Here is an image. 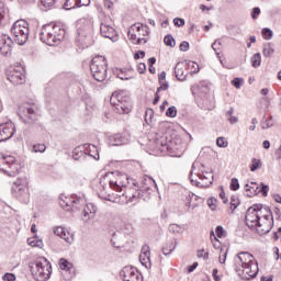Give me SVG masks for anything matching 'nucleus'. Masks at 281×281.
I'll return each mask as SVG.
<instances>
[{
  "instance_id": "obj_1",
  "label": "nucleus",
  "mask_w": 281,
  "mask_h": 281,
  "mask_svg": "<svg viewBox=\"0 0 281 281\" xmlns=\"http://www.w3.org/2000/svg\"><path fill=\"white\" fill-rule=\"evenodd\" d=\"M109 186L112 190H115L116 192H122V188H133V190L138 191L137 193H133L124 203H133V201H139L142 199L145 200L144 193L151 194L153 188L157 190V182H155V179L151 177H145L140 186L136 182L135 179L128 178L127 175H121L119 176L117 180H110Z\"/></svg>"
},
{
  "instance_id": "obj_2",
  "label": "nucleus",
  "mask_w": 281,
  "mask_h": 281,
  "mask_svg": "<svg viewBox=\"0 0 281 281\" xmlns=\"http://www.w3.org/2000/svg\"><path fill=\"white\" fill-rule=\"evenodd\" d=\"M248 227H257L258 234H269L273 229V212L271 207L262 204H254L250 206L245 216Z\"/></svg>"
},
{
  "instance_id": "obj_3",
  "label": "nucleus",
  "mask_w": 281,
  "mask_h": 281,
  "mask_svg": "<svg viewBox=\"0 0 281 281\" xmlns=\"http://www.w3.org/2000/svg\"><path fill=\"white\" fill-rule=\"evenodd\" d=\"M65 29L60 25L47 24L43 26L40 33V40L42 43H45V45L54 47L56 45H60V43L65 41Z\"/></svg>"
},
{
  "instance_id": "obj_4",
  "label": "nucleus",
  "mask_w": 281,
  "mask_h": 281,
  "mask_svg": "<svg viewBox=\"0 0 281 281\" xmlns=\"http://www.w3.org/2000/svg\"><path fill=\"white\" fill-rule=\"evenodd\" d=\"M29 269L36 281H46L52 276V263L45 257H40L29 263Z\"/></svg>"
},
{
  "instance_id": "obj_5",
  "label": "nucleus",
  "mask_w": 281,
  "mask_h": 281,
  "mask_svg": "<svg viewBox=\"0 0 281 281\" xmlns=\"http://www.w3.org/2000/svg\"><path fill=\"white\" fill-rule=\"evenodd\" d=\"M110 104L113 106L114 113L120 115H128L131 113V97L124 90L114 92L110 98Z\"/></svg>"
},
{
  "instance_id": "obj_6",
  "label": "nucleus",
  "mask_w": 281,
  "mask_h": 281,
  "mask_svg": "<svg viewBox=\"0 0 281 281\" xmlns=\"http://www.w3.org/2000/svg\"><path fill=\"white\" fill-rule=\"evenodd\" d=\"M254 256L249 252H240L237 255V265H240L243 269L244 278L247 280L256 278L258 276V262H254Z\"/></svg>"
},
{
  "instance_id": "obj_7",
  "label": "nucleus",
  "mask_w": 281,
  "mask_h": 281,
  "mask_svg": "<svg viewBox=\"0 0 281 281\" xmlns=\"http://www.w3.org/2000/svg\"><path fill=\"white\" fill-rule=\"evenodd\" d=\"M11 192L21 203L30 201V180L27 177L18 178L11 188Z\"/></svg>"
},
{
  "instance_id": "obj_8",
  "label": "nucleus",
  "mask_w": 281,
  "mask_h": 281,
  "mask_svg": "<svg viewBox=\"0 0 281 281\" xmlns=\"http://www.w3.org/2000/svg\"><path fill=\"white\" fill-rule=\"evenodd\" d=\"M11 34L18 45H25L30 38V24L25 20H18L11 27Z\"/></svg>"
},
{
  "instance_id": "obj_9",
  "label": "nucleus",
  "mask_w": 281,
  "mask_h": 281,
  "mask_svg": "<svg viewBox=\"0 0 281 281\" xmlns=\"http://www.w3.org/2000/svg\"><path fill=\"white\" fill-rule=\"evenodd\" d=\"M106 58L104 56H95L90 64L91 74L97 82H104L106 80L108 71Z\"/></svg>"
},
{
  "instance_id": "obj_10",
  "label": "nucleus",
  "mask_w": 281,
  "mask_h": 281,
  "mask_svg": "<svg viewBox=\"0 0 281 281\" xmlns=\"http://www.w3.org/2000/svg\"><path fill=\"white\" fill-rule=\"evenodd\" d=\"M190 175L192 176L193 172L191 171ZM195 175L198 179L190 176V181L191 183L195 184L196 188H210V186L214 183V173L212 171L201 170Z\"/></svg>"
},
{
  "instance_id": "obj_11",
  "label": "nucleus",
  "mask_w": 281,
  "mask_h": 281,
  "mask_svg": "<svg viewBox=\"0 0 281 281\" xmlns=\"http://www.w3.org/2000/svg\"><path fill=\"white\" fill-rule=\"evenodd\" d=\"M77 43H79L81 47H89L91 44V34H93V24L87 22L83 26H79L77 29Z\"/></svg>"
},
{
  "instance_id": "obj_12",
  "label": "nucleus",
  "mask_w": 281,
  "mask_h": 281,
  "mask_svg": "<svg viewBox=\"0 0 281 281\" xmlns=\"http://www.w3.org/2000/svg\"><path fill=\"white\" fill-rule=\"evenodd\" d=\"M19 115L24 124H36L38 121V113L34 110V105H25L19 109Z\"/></svg>"
},
{
  "instance_id": "obj_13",
  "label": "nucleus",
  "mask_w": 281,
  "mask_h": 281,
  "mask_svg": "<svg viewBox=\"0 0 281 281\" xmlns=\"http://www.w3.org/2000/svg\"><path fill=\"white\" fill-rule=\"evenodd\" d=\"M246 188V192L247 196H249L251 199V196H256L258 194H262V196H268L269 195V186L260 182V184L256 183V182H250L249 184L245 186Z\"/></svg>"
},
{
  "instance_id": "obj_14",
  "label": "nucleus",
  "mask_w": 281,
  "mask_h": 281,
  "mask_svg": "<svg viewBox=\"0 0 281 281\" xmlns=\"http://www.w3.org/2000/svg\"><path fill=\"white\" fill-rule=\"evenodd\" d=\"M120 277L123 281H144V278L137 271V268L133 266H125L121 272Z\"/></svg>"
},
{
  "instance_id": "obj_15",
  "label": "nucleus",
  "mask_w": 281,
  "mask_h": 281,
  "mask_svg": "<svg viewBox=\"0 0 281 281\" xmlns=\"http://www.w3.org/2000/svg\"><path fill=\"white\" fill-rule=\"evenodd\" d=\"M4 166L8 167V169H1L4 175H8V177H16L19 175V162H16V158L13 156H7L2 159Z\"/></svg>"
},
{
  "instance_id": "obj_16",
  "label": "nucleus",
  "mask_w": 281,
  "mask_h": 281,
  "mask_svg": "<svg viewBox=\"0 0 281 281\" xmlns=\"http://www.w3.org/2000/svg\"><path fill=\"white\" fill-rule=\"evenodd\" d=\"M7 76L12 85H23L25 82V69L23 67L13 68L7 72Z\"/></svg>"
},
{
  "instance_id": "obj_17",
  "label": "nucleus",
  "mask_w": 281,
  "mask_h": 281,
  "mask_svg": "<svg viewBox=\"0 0 281 281\" xmlns=\"http://www.w3.org/2000/svg\"><path fill=\"white\" fill-rule=\"evenodd\" d=\"M14 137V123L12 121L0 124V142H8Z\"/></svg>"
},
{
  "instance_id": "obj_18",
  "label": "nucleus",
  "mask_w": 281,
  "mask_h": 281,
  "mask_svg": "<svg viewBox=\"0 0 281 281\" xmlns=\"http://www.w3.org/2000/svg\"><path fill=\"white\" fill-rule=\"evenodd\" d=\"M12 45H14L12 37L0 33V53L2 56H8L12 52Z\"/></svg>"
},
{
  "instance_id": "obj_19",
  "label": "nucleus",
  "mask_w": 281,
  "mask_h": 281,
  "mask_svg": "<svg viewBox=\"0 0 281 281\" xmlns=\"http://www.w3.org/2000/svg\"><path fill=\"white\" fill-rule=\"evenodd\" d=\"M100 32H101V36H103L104 38H110L112 43H117L120 38L117 36V32L115 31V29H113V26L109 24L101 23Z\"/></svg>"
},
{
  "instance_id": "obj_20",
  "label": "nucleus",
  "mask_w": 281,
  "mask_h": 281,
  "mask_svg": "<svg viewBox=\"0 0 281 281\" xmlns=\"http://www.w3.org/2000/svg\"><path fill=\"white\" fill-rule=\"evenodd\" d=\"M139 262L146 269H150V246L145 245L142 247V251L139 255Z\"/></svg>"
},
{
  "instance_id": "obj_21",
  "label": "nucleus",
  "mask_w": 281,
  "mask_h": 281,
  "mask_svg": "<svg viewBox=\"0 0 281 281\" xmlns=\"http://www.w3.org/2000/svg\"><path fill=\"white\" fill-rule=\"evenodd\" d=\"M128 143V138L122 134H113L108 137L109 146H124Z\"/></svg>"
},
{
  "instance_id": "obj_22",
  "label": "nucleus",
  "mask_w": 281,
  "mask_h": 281,
  "mask_svg": "<svg viewBox=\"0 0 281 281\" xmlns=\"http://www.w3.org/2000/svg\"><path fill=\"white\" fill-rule=\"evenodd\" d=\"M155 146L160 153H168L170 146L168 145V138L166 136H160L155 139Z\"/></svg>"
},
{
  "instance_id": "obj_23",
  "label": "nucleus",
  "mask_w": 281,
  "mask_h": 281,
  "mask_svg": "<svg viewBox=\"0 0 281 281\" xmlns=\"http://www.w3.org/2000/svg\"><path fill=\"white\" fill-rule=\"evenodd\" d=\"M54 234H55V236H59V238H63L69 245H71V243H74V237H70L69 233H67V231H65V227H63V226H58V227L54 228Z\"/></svg>"
},
{
  "instance_id": "obj_24",
  "label": "nucleus",
  "mask_w": 281,
  "mask_h": 281,
  "mask_svg": "<svg viewBox=\"0 0 281 281\" xmlns=\"http://www.w3.org/2000/svg\"><path fill=\"white\" fill-rule=\"evenodd\" d=\"M175 75L177 80H179L180 82H183V80H186V78H188V72H184L183 70V64L178 63L175 67Z\"/></svg>"
},
{
  "instance_id": "obj_25",
  "label": "nucleus",
  "mask_w": 281,
  "mask_h": 281,
  "mask_svg": "<svg viewBox=\"0 0 281 281\" xmlns=\"http://www.w3.org/2000/svg\"><path fill=\"white\" fill-rule=\"evenodd\" d=\"M177 245H179V243L177 241V238H173L171 243L166 244L162 247L164 256H170V254H172V251L177 249Z\"/></svg>"
},
{
  "instance_id": "obj_26",
  "label": "nucleus",
  "mask_w": 281,
  "mask_h": 281,
  "mask_svg": "<svg viewBox=\"0 0 281 281\" xmlns=\"http://www.w3.org/2000/svg\"><path fill=\"white\" fill-rule=\"evenodd\" d=\"M192 91L202 93V95H207V93H210V85H207L206 82H200L196 86L192 87Z\"/></svg>"
},
{
  "instance_id": "obj_27",
  "label": "nucleus",
  "mask_w": 281,
  "mask_h": 281,
  "mask_svg": "<svg viewBox=\"0 0 281 281\" xmlns=\"http://www.w3.org/2000/svg\"><path fill=\"white\" fill-rule=\"evenodd\" d=\"M273 54H276V49L273 48L271 43L265 44L262 49V55L265 56V58H271Z\"/></svg>"
},
{
  "instance_id": "obj_28",
  "label": "nucleus",
  "mask_w": 281,
  "mask_h": 281,
  "mask_svg": "<svg viewBox=\"0 0 281 281\" xmlns=\"http://www.w3.org/2000/svg\"><path fill=\"white\" fill-rule=\"evenodd\" d=\"M59 268L61 269V271H66L67 273L71 271V269H74V265L71 262H68L67 259L61 258L59 259Z\"/></svg>"
},
{
  "instance_id": "obj_29",
  "label": "nucleus",
  "mask_w": 281,
  "mask_h": 281,
  "mask_svg": "<svg viewBox=\"0 0 281 281\" xmlns=\"http://www.w3.org/2000/svg\"><path fill=\"white\" fill-rule=\"evenodd\" d=\"M251 66L255 69H258V67H260L261 63H262V55H260V53H256L251 59H250Z\"/></svg>"
},
{
  "instance_id": "obj_30",
  "label": "nucleus",
  "mask_w": 281,
  "mask_h": 281,
  "mask_svg": "<svg viewBox=\"0 0 281 281\" xmlns=\"http://www.w3.org/2000/svg\"><path fill=\"white\" fill-rule=\"evenodd\" d=\"M66 212H74V207H77L76 205L80 203V200H72L71 198H66Z\"/></svg>"
},
{
  "instance_id": "obj_31",
  "label": "nucleus",
  "mask_w": 281,
  "mask_h": 281,
  "mask_svg": "<svg viewBox=\"0 0 281 281\" xmlns=\"http://www.w3.org/2000/svg\"><path fill=\"white\" fill-rule=\"evenodd\" d=\"M226 117L229 124H238V116L234 115V108H229V110L226 112Z\"/></svg>"
},
{
  "instance_id": "obj_32",
  "label": "nucleus",
  "mask_w": 281,
  "mask_h": 281,
  "mask_svg": "<svg viewBox=\"0 0 281 281\" xmlns=\"http://www.w3.org/2000/svg\"><path fill=\"white\" fill-rule=\"evenodd\" d=\"M85 157H87V154H85V151L80 150V148L74 149L72 159H75V161H80V159H85Z\"/></svg>"
},
{
  "instance_id": "obj_33",
  "label": "nucleus",
  "mask_w": 281,
  "mask_h": 281,
  "mask_svg": "<svg viewBox=\"0 0 281 281\" xmlns=\"http://www.w3.org/2000/svg\"><path fill=\"white\" fill-rule=\"evenodd\" d=\"M168 232H170V234H175V236H177V234H182L183 228L179 224H170L168 227Z\"/></svg>"
},
{
  "instance_id": "obj_34",
  "label": "nucleus",
  "mask_w": 281,
  "mask_h": 281,
  "mask_svg": "<svg viewBox=\"0 0 281 281\" xmlns=\"http://www.w3.org/2000/svg\"><path fill=\"white\" fill-rule=\"evenodd\" d=\"M261 34L265 41H271L273 38V31H271L269 27L262 29Z\"/></svg>"
},
{
  "instance_id": "obj_35",
  "label": "nucleus",
  "mask_w": 281,
  "mask_h": 281,
  "mask_svg": "<svg viewBox=\"0 0 281 281\" xmlns=\"http://www.w3.org/2000/svg\"><path fill=\"white\" fill-rule=\"evenodd\" d=\"M271 126H273V119L263 117V120L261 122V128H263V131H266L267 128H271Z\"/></svg>"
},
{
  "instance_id": "obj_36",
  "label": "nucleus",
  "mask_w": 281,
  "mask_h": 281,
  "mask_svg": "<svg viewBox=\"0 0 281 281\" xmlns=\"http://www.w3.org/2000/svg\"><path fill=\"white\" fill-rule=\"evenodd\" d=\"M41 4L43 8H46V10H52V8L56 5V0H41Z\"/></svg>"
},
{
  "instance_id": "obj_37",
  "label": "nucleus",
  "mask_w": 281,
  "mask_h": 281,
  "mask_svg": "<svg viewBox=\"0 0 281 281\" xmlns=\"http://www.w3.org/2000/svg\"><path fill=\"white\" fill-rule=\"evenodd\" d=\"M238 205H240V201H238V198L232 196L231 198V212H232V214H234V212L236 211V207H238Z\"/></svg>"
},
{
  "instance_id": "obj_38",
  "label": "nucleus",
  "mask_w": 281,
  "mask_h": 281,
  "mask_svg": "<svg viewBox=\"0 0 281 281\" xmlns=\"http://www.w3.org/2000/svg\"><path fill=\"white\" fill-rule=\"evenodd\" d=\"M164 42L168 47H175L176 45L175 37L172 35H166Z\"/></svg>"
},
{
  "instance_id": "obj_39",
  "label": "nucleus",
  "mask_w": 281,
  "mask_h": 281,
  "mask_svg": "<svg viewBox=\"0 0 281 281\" xmlns=\"http://www.w3.org/2000/svg\"><path fill=\"white\" fill-rule=\"evenodd\" d=\"M46 149L47 147L45 146V144H37L33 145L32 153H45Z\"/></svg>"
},
{
  "instance_id": "obj_40",
  "label": "nucleus",
  "mask_w": 281,
  "mask_h": 281,
  "mask_svg": "<svg viewBox=\"0 0 281 281\" xmlns=\"http://www.w3.org/2000/svg\"><path fill=\"white\" fill-rule=\"evenodd\" d=\"M227 138L226 137H217L216 139V146H218V148H227Z\"/></svg>"
},
{
  "instance_id": "obj_41",
  "label": "nucleus",
  "mask_w": 281,
  "mask_h": 281,
  "mask_svg": "<svg viewBox=\"0 0 281 281\" xmlns=\"http://www.w3.org/2000/svg\"><path fill=\"white\" fill-rule=\"evenodd\" d=\"M27 244L31 247H43V240L34 239V238H29Z\"/></svg>"
},
{
  "instance_id": "obj_42",
  "label": "nucleus",
  "mask_w": 281,
  "mask_h": 281,
  "mask_svg": "<svg viewBox=\"0 0 281 281\" xmlns=\"http://www.w3.org/2000/svg\"><path fill=\"white\" fill-rule=\"evenodd\" d=\"M167 117H177V106L171 105L170 108L167 109L166 111Z\"/></svg>"
},
{
  "instance_id": "obj_43",
  "label": "nucleus",
  "mask_w": 281,
  "mask_h": 281,
  "mask_svg": "<svg viewBox=\"0 0 281 281\" xmlns=\"http://www.w3.org/2000/svg\"><path fill=\"white\" fill-rule=\"evenodd\" d=\"M215 233H216L217 238H225V236L227 235V233L225 232V228H223V226H216Z\"/></svg>"
},
{
  "instance_id": "obj_44",
  "label": "nucleus",
  "mask_w": 281,
  "mask_h": 281,
  "mask_svg": "<svg viewBox=\"0 0 281 281\" xmlns=\"http://www.w3.org/2000/svg\"><path fill=\"white\" fill-rule=\"evenodd\" d=\"M76 8V0H66L64 3V10H74Z\"/></svg>"
},
{
  "instance_id": "obj_45",
  "label": "nucleus",
  "mask_w": 281,
  "mask_h": 281,
  "mask_svg": "<svg viewBox=\"0 0 281 281\" xmlns=\"http://www.w3.org/2000/svg\"><path fill=\"white\" fill-rule=\"evenodd\" d=\"M239 189H240V183L238 182V179L233 178L231 180V190H233V192H236Z\"/></svg>"
},
{
  "instance_id": "obj_46",
  "label": "nucleus",
  "mask_w": 281,
  "mask_h": 281,
  "mask_svg": "<svg viewBox=\"0 0 281 281\" xmlns=\"http://www.w3.org/2000/svg\"><path fill=\"white\" fill-rule=\"evenodd\" d=\"M258 168H260V160H258L256 158H252L251 166H250V171L256 172V170H258Z\"/></svg>"
},
{
  "instance_id": "obj_47",
  "label": "nucleus",
  "mask_w": 281,
  "mask_h": 281,
  "mask_svg": "<svg viewBox=\"0 0 281 281\" xmlns=\"http://www.w3.org/2000/svg\"><path fill=\"white\" fill-rule=\"evenodd\" d=\"M3 19H5V3H3V1L0 0V25Z\"/></svg>"
},
{
  "instance_id": "obj_48",
  "label": "nucleus",
  "mask_w": 281,
  "mask_h": 281,
  "mask_svg": "<svg viewBox=\"0 0 281 281\" xmlns=\"http://www.w3.org/2000/svg\"><path fill=\"white\" fill-rule=\"evenodd\" d=\"M192 199H195L196 201V195H194V193H189L188 196L186 198V205L188 207H192Z\"/></svg>"
},
{
  "instance_id": "obj_49",
  "label": "nucleus",
  "mask_w": 281,
  "mask_h": 281,
  "mask_svg": "<svg viewBox=\"0 0 281 281\" xmlns=\"http://www.w3.org/2000/svg\"><path fill=\"white\" fill-rule=\"evenodd\" d=\"M216 203H217L216 198H210L207 200V205H209L210 210H212L213 212H214V210H216Z\"/></svg>"
},
{
  "instance_id": "obj_50",
  "label": "nucleus",
  "mask_w": 281,
  "mask_h": 281,
  "mask_svg": "<svg viewBox=\"0 0 281 281\" xmlns=\"http://www.w3.org/2000/svg\"><path fill=\"white\" fill-rule=\"evenodd\" d=\"M160 87L157 88V93H161V91H168L169 85L166 81L159 82Z\"/></svg>"
},
{
  "instance_id": "obj_51",
  "label": "nucleus",
  "mask_w": 281,
  "mask_h": 281,
  "mask_svg": "<svg viewBox=\"0 0 281 281\" xmlns=\"http://www.w3.org/2000/svg\"><path fill=\"white\" fill-rule=\"evenodd\" d=\"M139 36H150V27L145 24L142 29V32H138Z\"/></svg>"
},
{
  "instance_id": "obj_52",
  "label": "nucleus",
  "mask_w": 281,
  "mask_h": 281,
  "mask_svg": "<svg viewBox=\"0 0 281 281\" xmlns=\"http://www.w3.org/2000/svg\"><path fill=\"white\" fill-rule=\"evenodd\" d=\"M173 24L176 25V27H183L186 25V20L181 18H175Z\"/></svg>"
},
{
  "instance_id": "obj_53",
  "label": "nucleus",
  "mask_w": 281,
  "mask_h": 281,
  "mask_svg": "<svg viewBox=\"0 0 281 281\" xmlns=\"http://www.w3.org/2000/svg\"><path fill=\"white\" fill-rule=\"evenodd\" d=\"M144 25L145 24H142V23H135L131 26L130 30H132L133 32H142V30H144Z\"/></svg>"
},
{
  "instance_id": "obj_54",
  "label": "nucleus",
  "mask_w": 281,
  "mask_h": 281,
  "mask_svg": "<svg viewBox=\"0 0 281 281\" xmlns=\"http://www.w3.org/2000/svg\"><path fill=\"white\" fill-rule=\"evenodd\" d=\"M3 281H16V276H14V273H5L2 277Z\"/></svg>"
},
{
  "instance_id": "obj_55",
  "label": "nucleus",
  "mask_w": 281,
  "mask_h": 281,
  "mask_svg": "<svg viewBox=\"0 0 281 281\" xmlns=\"http://www.w3.org/2000/svg\"><path fill=\"white\" fill-rule=\"evenodd\" d=\"M86 210L90 212V214H95L98 212V207L93 205V203H89L86 205Z\"/></svg>"
},
{
  "instance_id": "obj_56",
  "label": "nucleus",
  "mask_w": 281,
  "mask_h": 281,
  "mask_svg": "<svg viewBox=\"0 0 281 281\" xmlns=\"http://www.w3.org/2000/svg\"><path fill=\"white\" fill-rule=\"evenodd\" d=\"M260 16V8L255 7L251 11V19L256 20Z\"/></svg>"
},
{
  "instance_id": "obj_57",
  "label": "nucleus",
  "mask_w": 281,
  "mask_h": 281,
  "mask_svg": "<svg viewBox=\"0 0 281 281\" xmlns=\"http://www.w3.org/2000/svg\"><path fill=\"white\" fill-rule=\"evenodd\" d=\"M180 52H188V49H190V43H188L187 41L182 42L180 44Z\"/></svg>"
},
{
  "instance_id": "obj_58",
  "label": "nucleus",
  "mask_w": 281,
  "mask_h": 281,
  "mask_svg": "<svg viewBox=\"0 0 281 281\" xmlns=\"http://www.w3.org/2000/svg\"><path fill=\"white\" fill-rule=\"evenodd\" d=\"M153 113H154L153 109L146 110V112H145V122H147V124H148V120L149 121L153 120Z\"/></svg>"
},
{
  "instance_id": "obj_59",
  "label": "nucleus",
  "mask_w": 281,
  "mask_h": 281,
  "mask_svg": "<svg viewBox=\"0 0 281 281\" xmlns=\"http://www.w3.org/2000/svg\"><path fill=\"white\" fill-rule=\"evenodd\" d=\"M232 85L234 86L235 89H240L243 83L240 82V78H234Z\"/></svg>"
},
{
  "instance_id": "obj_60",
  "label": "nucleus",
  "mask_w": 281,
  "mask_h": 281,
  "mask_svg": "<svg viewBox=\"0 0 281 281\" xmlns=\"http://www.w3.org/2000/svg\"><path fill=\"white\" fill-rule=\"evenodd\" d=\"M121 72L117 74V78H120V80H131V77H127L126 75H124V70L121 69Z\"/></svg>"
},
{
  "instance_id": "obj_61",
  "label": "nucleus",
  "mask_w": 281,
  "mask_h": 281,
  "mask_svg": "<svg viewBox=\"0 0 281 281\" xmlns=\"http://www.w3.org/2000/svg\"><path fill=\"white\" fill-rule=\"evenodd\" d=\"M142 56V58H144V56H146V52L144 50H138L137 53L134 54V58L135 60H139V57Z\"/></svg>"
},
{
  "instance_id": "obj_62",
  "label": "nucleus",
  "mask_w": 281,
  "mask_h": 281,
  "mask_svg": "<svg viewBox=\"0 0 281 281\" xmlns=\"http://www.w3.org/2000/svg\"><path fill=\"white\" fill-rule=\"evenodd\" d=\"M137 69L139 74H146V64L144 63L138 64Z\"/></svg>"
},
{
  "instance_id": "obj_63",
  "label": "nucleus",
  "mask_w": 281,
  "mask_h": 281,
  "mask_svg": "<svg viewBox=\"0 0 281 281\" xmlns=\"http://www.w3.org/2000/svg\"><path fill=\"white\" fill-rule=\"evenodd\" d=\"M213 279L215 281H221V277L218 276V269H213Z\"/></svg>"
},
{
  "instance_id": "obj_64",
  "label": "nucleus",
  "mask_w": 281,
  "mask_h": 281,
  "mask_svg": "<svg viewBox=\"0 0 281 281\" xmlns=\"http://www.w3.org/2000/svg\"><path fill=\"white\" fill-rule=\"evenodd\" d=\"M274 156L277 157V159H281V145H280V147L276 150Z\"/></svg>"
}]
</instances>
